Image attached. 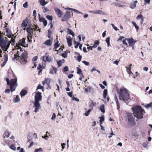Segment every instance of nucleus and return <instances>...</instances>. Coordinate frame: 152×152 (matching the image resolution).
<instances>
[{"mask_svg":"<svg viewBox=\"0 0 152 152\" xmlns=\"http://www.w3.org/2000/svg\"><path fill=\"white\" fill-rule=\"evenodd\" d=\"M10 135V133L9 132L7 131H6L4 134V138H5L8 137H9Z\"/></svg>","mask_w":152,"mask_h":152,"instance_id":"obj_23","label":"nucleus"},{"mask_svg":"<svg viewBox=\"0 0 152 152\" xmlns=\"http://www.w3.org/2000/svg\"><path fill=\"white\" fill-rule=\"evenodd\" d=\"M42 138L44 139L45 140H48V136L47 134H46L45 136H42Z\"/></svg>","mask_w":152,"mask_h":152,"instance_id":"obj_52","label":"nucleus"},{"mask_svg":"<svg viewBox=\"0 0 152 152\" xmlns=\"http://www.w3.org/2000/svg\"><path fill=\"white\" fill-rule=\"evenodd\" d=\"M118 94L120 100L124 101L127 104L126 102L130 100L128 90L124 88H121L118 92Z\"/></svg>","mask_w":152,"mask_h":152,"instance_id":"obj_1","label":"nucleus"},{"mask_svg":"<svg viewBox=\"0 0 152 152\" xmlns=\"http://www.w3.org/2000/svg\"><path fill=\"white\" fill-rule=\"evenodd\" d=\"M44 26H46L47 24V21L46 20H45L42 22Z\"/></svg>","mask_w":152,"mask_h":152,"instance_id":"obj_64","label":"nucleus"},{"mask_svg":"<svg viewBox=\"0 0 152 152\" xmlns=\"http://www.w3.org/2000/svg\"><path fill=\"white\" fill-rule=\"evenodd\" d=\"M38 28H39V27L36 25H34V27L33 28V29L34 30H38Z\"/></svg>","mask_w":152,"mask_h":152,"instance_id":"obj_60","label":"nucleus"},{"mask_svg":"<svg viewBox=\"0 0 152 152\" xmlns=\"http://www.w3.org/2000/svg\"><path fill=\"white\" fill-rule=\"evenodd\" d=\"M67 31L68 32L69 34L71 35L73 37H74L75 36L72 30L70 29L69 28H68L67 29Z\"/></svg>","mask_w":152,"mask_h":152,"instance_id":"obj_29","label":"nucleus"},{"mask_svg":"<svg viewBox=\"0 0 152 152\" xmlns=\"http://www.w3.org/2000/svg\"><path fill=\"white\" fill-rule=\"evenodd\" d=\"M111 25L113 27V28H114V29L115 31H117L118 30H119L113 24L111 23Z\"/></svg>","mask_w":152,"mask_h":152,"instance_id":"obj_48","label":"nucleus"},{"mask_svg":"<svg viewBox=\"0 0 152 152\" xmlns=\"http://www.w3.org/2000/svg\"><path fill=\"white\" fill-rule=\"evenodd\" d=\"M46 17L47 19L50 20V21H52L53 19L52 17L51 16L48 15H47Z\"/></svg>","mask_w":152,"mask_h":152,"instance_id":"obj_40","label":"nucleus"},{"mask_svg":"<svg viewBox=\"0 0 152 152\" xmlns=\"http://www.w3.org/2000/svg\"><path fill=\"white\" fill-rule=\"evenodd\" d=\"M44 87L43 86H41L40 84H39L38 85L37 89H42Z\"/></svg>","mask_w":152,"mask_h":152,"instance_id":"obj_54","label":"nucleus"},{"mask_svg":"<svg viewBox=\"0 0 152 152\" xmlns=\"http://www.w3.org/2000/svg\"><path fill=\"white\" fill-rule=\"evenodd\" d=\"M11 39L10 41V44L11 43L12 45L14 46L15 44V37H11Z\"/></svg>","mask_w":152,"mask_h":152,"instance_id":"obj_24","label":"nucleus"},{"mask_svg":"<svg viewBox=\"0 0 152 152\" xmlns=\"http://www.w3.org/2000/svg\"><path fill=\"white\" fill-rule=\"evenodd\" d=\"M132 24L135 27V28H136V30H138V29H139V26H138L137 25V24L135 22H134V21H132Z\"/></svg>","mask_w":152,"mask_h":152,"instance_id":"obj_39","label":"nucleus"},{"mask_svg":"<svg viewBox=\"0 0 152 152\" xmlns=\"http://www.w3.org/2000/svg\"><path fill=\"white\" fill-rule=\"evenodd\" d=\"M6 81L7 83V85H9L10 84V80L8 78H7L6 79Z\"/></svg>","mask_w":152,"mask_h":152,"instance_id":"obj_61","label":"nucleus"},{"mask_svg":"<svg viewBox=\"0 0 152 152\" xmlns=\"http://www.w3.org/2000/svg\"><path fill=\"white\" fill-rule=\"evenodd\" d=\"M127 119L128 123L130 125L132 126L134 125V117L132 114L131 113H129L128 114Z\"/></svg>","mask_w":152,"mask_h":152,"instance_id":"obj_6","label":"nucleus"},{"mask_svg":"<svg viewBox=\"0 0 152 152\" xmlns=\"http://www.w3.org/2000/svg\"><path fill=\"white\" fill-rule=\"evenodd\" d=\"M137 2V0L132 2L131 3L130 7L132 9H133L136 7V4Z\"/></svg>","mask_w":152,"mask_h":152,"instance_id":"obj_13","label":"nucleus"},{"mask_svg":"<svg viewBox=\"0 0 152 152\" xmlns=\"http://www.w3.org/2000/svg\"><path fill=\"white\" fill-rule=\"evenodd\" d=\"M4 41V39L2 36H0V43Z\"/></svg>","mask_w":152,"mask_h":152,"instance_id":"obj_62","label":"nucleus"},{"mask_svg":"<svg viewBox=\"0 0 152 152\" xmlns=\"http://www.w3.org/2000/svg\"><path fill=\"white\" fill-rule=\"evenodd\" d=\"M99 109L103 113H104L105 112V109L104 105L102 104L100 107Z\"/></svg>","mask_w":152,"mask_h":152,"instance_id":"obj_25","label":"nucleus"},{"mask_svg":"<svg viewBox=\"0 0 152 152\" xmlns=\"http://www.w3.org/2000/svg\"><path fill=\"white\" fill-rule=\"evenodd\" d=\"M25 39V38H23L22 39H20L18 42L19 45L22 46H24L26 44Z\"/></svg>","mask_w":152,"mask_h":152,"instance_id":"obj_12","label":"nucleus"},{"mask_svg":"<svg viewBox=\"0 0 152 152\" xmlns=\"http://www.w3.org/2000/svg\"><path fill=\"white\" fill-rule=\"evenodd\" d=\"M100 120L99 121L100 122H102L104 120V118L103 115H102L101 117H99Z\"/></svg>","mask_w":152,"mask_h":152,"instance_id":"obj_44","label":"nucleus"},{"mask_svg":"<svg viewBox=\"0 0 152 152\" xmlns=\"http://www.w3.org/2000/svg\"><path fill=\"white\" fill-rule=\"evenodd\" d=\"M41 94V93L38 92L36 93L35 96V102L34 107H35V108L34 110V112L35 113L37 112L41 108L40 104L39 103V101L42 100V96Z\"/></svg>","mask_w":152,"mask_h":152,"instance_id":"obj_3","label":"nucleus"},{"mask_svg":"<svg viewBox=\"0 0 152 152\" xmlns=\"http://www.w3.org/2000/svg\"><path fill=\"white\" fill-rule=\"evenodd\" d=\"M145 107L147 108L149 107L152 108V102L147 105H145Z\"/></svg>","mask_w":152,"mask_h":152,"instance_id":"obj_37","label":"nucleus"},{"mask_svg":"<svg viewBox=\"0 0 152 152\" xmlns=\"http://www.w3.org/2000/svg\"><path fill=\"white\" fill-rule=\"evenodd\" d=\"M67 42L69 47H70L72 45V39L71 38H67Z\"/></svg>","mask_w":152,"mask_h":152,"instance_id":"obj_22","label":"nucleus"},{"mask_svg":"<svg viewBox=\"0 0 152 152\" xmlns=\"http://www.w3.org/2000/svg\"><path fill=\"white\" fill-rule=\"evenodd\" d=\"M82 62L86 66H88L89 64V62L86 61H83Z\"/></svg>","mask_w":152,"mask_h":152,"instance_id":"obj_55","label":"nucleus"},{"mask_svg":"<svg viewBox=\"0 0 152 152\" xmlns=\"http://www.w3.org/2000/svg\"><path fill=\"white\" fill-rule=\"evenodd\" d=\"M18 51L16 54H14V57L12 58V60L14 61L17 58L19 57L20 58V61L21 63L26 64L27 62L26 59L27 57V52L24 51L21 55V56H19Z\"/></svg>","mask_w":152,"mask_h":152,"instance_id":"obj_4","label":"nucleus"},{"mask_svg":"<svg viewBox=\"0 0 152 152\" xmlns=\"http://www.w3.org/2000/svg\"><path fill=\"white\" fill-rule=\"evenodd\" d=\"M143 18V16L142 15H139L137 17V20H139L140 19H142Z\"/></svg>","mask_w":152,"mask_h":152,"instance_id":"obj_53","label":"nucleus"},{"mask_svg":"<svg viewBox=\"0 0 152 152\" xmlns=\"http://www.w3.org/2000/svg\"><path fill=\"white\" fill-rule=\"evenodd\" d=\"M106 42L108 46H109L110 45V38L109 37L107 38L106 40Z\"/></svg>","mask_w":152,"mask_h":152,"instance_id":"obj_36","label":"nucleus"},{"mask_svg":"<svg viewBox=\"0 0 152 152\" xmlns=\"http://www.w3.org/2000/svg\"><path fill=\"white\" fill-rule=\"evenodd\" d=\"M58 66V67L61 66L62 64V61L61 60H59L57 61V62Z\"/></svg>","mask_w":152,"mask_h":152,"instance_id":"obj_43","label":"nucleus"},{"mask_svg":"<svg viewBox=\"0 0 152 152\" xmlns=\"http://www.w3.org/2000/svg\"><path fill=\"white\" fill-rule=\"evenodd\" d=\"M107 94V89H104L103 91V97L104 98H105L106 97Z\"/></svg>","mask_w":152,"mask_h":152,"instance_id":"obj_33","label":"nucleus"},{"mask_svg":"<svg viewBox=\"0 0 152 152\" xmlns=\"http://www.w3.org/2000/svg\"><path fill=\"white\" fill-rule=\"evenodd\" d=\"M72 99L73 100L76 101L77 102H79V99L77 98L76 97H75L74 96H73L72 98Z\"/></svg>","mask_w":152,"mask_h":152,"instance_id":"obj_59","label":"nucleus"},{"mask_svg":"<svg viewBox=\"0 0 152 152\" xmlns=\"http://www.w3.org/2000/svg\"><path fill=\"white\" fill-rule=\"evenodd\" d=\"M60 44H58V41H57V42H56L54 44V49H56L59 47Z\"/></svg>","mask_w":152,"mask_h":152,"instance_id":"obj_28","label":"nucleus"},{"mask_svg":"<svg viewBox=\"0 0 152 152\" xmlns=\"http://www.w3.org/2000/svg\"><path fill=\"white\" fill-rule=\"evenodd\" d=\"M42 66L41 64H39V66L37 67V69L39 70H42Z\"/></svg>","mask_w":152,"mask_h":152,"instance_id":"obj_63","label":"nucleus"},{"mask_svg":"<svg viewBox=\"0 0 152 152\" xmlns=\"http://www.w3.org/2000/svg\"><path fill=\"white\" fill-rule=\"evenodd\" d=\"M46 61L48 62H51L52 61V59L51 57L49 56H47L46 57Z\"/></svg>","mask_w":152,"mask_h":152,"instance_id":"obj_27","label":"nucleus"},{"mask_svg":"<svg viewBox=\"0 0 152 152\" xmlns=\"http://www.w3.org/2000/svg\"><path fill=\"white\" fill-rule=\"evenodd\" d=\"M63 70L64 72H66L68 71L69 69L68 67L67 66H65L64 67Z\"/></svg>","mask_w":152,"mask_h":152,"instance_id":"obj_51","label":"nucleus"},{"mask_svg":"<svg viewBox=\"0 0 152 152\" xmlns=\"http://www.w3.org/2000/svg\"><path fill=\"white\" fill-rule=\"evenodd\" d=\"M127 40L128 42L129 45L132 47V48H133L134 47V45L135 44L136 41H135L132 38H129L127 39Z\"/></svg>","mask_w":152,"mask_h":152,"instance_id":"obj_9","label":"nucleus"},{"mask_svg":"<svg viewBox=\"0 0 152 152\" xmlns=\"http://www.w3.org/2000/svg\"><path fill=\"white\" fill-rule=\"evenodd\" d=\"M91 87L90 86H88V87L87 88H86L85 89V92H87L88 91L89 92H91V91H90V90H91Z\"/></svg>","mask_w":152,"mask_h":152,"instance_id":"obj_42","label":"nucleus"},{"mask_svg":"<svg viewBox=\"0 0 152 152\" xmlns=\"http://www.w3.org/2000/svg\"><path fill=\"white\" fill-rule=\"evenodd\" d=\"M27 94V92L26 90L23 89L20 93V95L21 96H23Z\"/></svg>","mask_w":152,"mask_h":152,"instance_id":"obj_18","label":"nucleus"},{"mask_svg":"<svg viewBox=\"0 0 152 152\" xmlns=\"http://www.w3.org/2000/svg\"><path fill=\"white\" fill-rule=\"evenodd\" d=\"M54 10L59 17H60L63 15V12L59 9L55 7L54 8Z\"/></svg>","mask_w":152,"mask_h":152,"instance_id":"obj_10","label":"nucleus"},{"mask_svg":"<svg viewBox=\"0 0 152 152\" xmlns=\"http://www.w3.org/2000/svg\"><path fill=\"white\" fill-rule=\"evenodd\" d=\"M95 14L104 15H105V13L101 10H95Z\"/></svg>","mask_w":152,"mask_h":152,"instance_id":"obj_14","label":"nucleus"},{"mask_svg":"<svg viewBox=\"0 0 152 152\" xmlns=\"http://www.w3.org/2000/svg\"><path fill=\"white\" fill-rule=\"evenodd\" d=\"M67 53L66 52H64V53L62 54V56L64 58H66L67 57Z\"/></svg>","mask_w":152,"mask_h":152,"instance_id":"obj_50","label":"nucleus"},{"mask_svg":"<svg viewBox=\"0 0 152 152\" xmlns=\"http://www.w3.org/2000/svg\"><path fill=\"white\" fill-rule=\"evenodd\" d=\"M99 44V40H95L94 42V45L93 46L94 48H96Z\"/></svg>","mask_w":152,"mask_h":152,"instance_id":"obj_20","label":"nucleus"},{"mask_svg":"<svg viewBox=\"0 0 152 152\" xmlns=\"http://www.w3.org/2000/svg\"><path fill=\"white\" fill-rule=\"evenodd\" d=\"M32 34H28V37H27V39H28V40L29 42H31V39L32 38Z\"/></svg>","mask_w":152,"mask_h":152,"instance_id":"obj_32","label":"nucleus"},{"mask_svg":"<svg viewBox=\"0 0 152 152\" xmlns=\"http://www.w3.org/2000/svg\"><path fill=\"white\" fill-rule=\"evenodd\" d=\"M128 66H129L128 67H126V71L129 74H130L131 73L132 74V72H131V66H132V65L131 64H130L129 65H128Z\"/></svg>","mask_w":152,"mask_h":152,"instance_id":"obj_19","label":"nucleus"},{"mask_svg":"<svg viewBox=\"0 0 152 152\" xmlns=\"http://www.w3.org/2000/svg\"><path fill=\"white\" fill-rule=\"evenodd\" d=\"M17 86V78L12 79H11L10 85V89L11 91H15L16 88Z\"/></svg>","mask_w":152,"mask_h":152,"instance_id":"obj_5","label":"nucleus"},{"mask_svg":"<svg viewBox=\"0 0 152 152\" xmlns=\"http://www.w3.org/2000/svg\"><path fill=\"white\" fill-rule=\"evenodd\" d=\"M45 83L50 88V78H46L45 80Z\"/></svg>","mask_w":152,"mask_h":152,"instance_id":"obj_15","label":"nucleus"},{"mask_svg":"<svg viewBox=\"0 0 152 152\" xmlns=\"http://www.w3.org/2000/svg\"><path fill=\"white\" fill-rule=\"evenodd\" d=\"M20 101V98L18 96H17L14 99V102L17 103L19 102Z\"/></svg>","mask_w":152,"mask_h":152,"instance_id":"obj_31","label":"nucleus"},{"mask_svg":"<svg viewBox=\"0 0 152 152\" xmlns=\"http://www.w3.org/2000/svg\"><path fill=\"white\" fill-rule=\"evenodd\" d=\"M33 28H31V27L28 28L27 29V32L28 33V34H33Z\"/></svg>","mask_w":152,"mask_h":152,"instance_id":"obj_21","label":"nucleus"},{"mask_svg":"<svg viewBox=\"0 0 152 152\" xmlns=\"http://www.w3.org/2000/svg\"><path fill=\"white\" fill-rule=\"evenodd\" d=\"M4 61L7 62L8 61V55H4Z\"/></svg>","mask_w":152,"mask_h":152,"instance_id":"obj_58","label":"nucleus"},{"mask_svg":"<svg viewBox=\"0 0 152 152\" xmlns=\"http://www.w3.org/2000/svg\"><path fill=\"white\" fill-rule=\"evenodd\" d=\"M93 109V108L92 107L91 109H89L85 113H84V114L86 116H88L89 115L90 112Z\"/></svg>","mask_w":152,"mask_h":152,"instance_id":"obj_26","label":"nucleus"},{"mask_svg":"<svg viewBox=\"0 0 152 152\" xmlns=\"http://www.w3.org/2000/svg\"><path fill=\"white\" fill-rule=\"evenodd\" d=\"M10 148L13 150H15L16 149V147L13 144L11 145Z\"/></svg>","mask_w":152,"mask_h":152,"instance_id":"obj_57","label":"nucleus"},{"mask_svg":"<svg viewBox=\"0 0 152 152\" xmlns=\"http://www.w3.org/2000/svg\"><path fill=\"white\" fill-rule=\"evenodd\" d=\"M71 17L70 12L68 11H66L61 19L63 21H65L68 20Z\"/></svg>","mask_w":152,"mask_h":152,"instance_id":"obj_8","label":"nucleus"},{"mask_svg":"<svg viewBox=\"0 0 152 152\" xmlns=\"http://www.w3.org/2000/svg\"><path fill=\"white\" fill-rule=\"evenodd\" d=\"M77 74L79 75H81L82 74V71L80 68L79 67H77Z\"/></svg>","mask_w":152,"mask_h":152,"instance_id":"obj_35","label":"nucleus"},{"mask_svg":"<svg viewBox=\"0 0 152 152\" xmlns=\"http://www.w3.org/2000/svg\"><path fill=\"white\" fill-rule=\"evenodd\" d=\"M42 148H36L34 150V152H42Z\"/></svg>","mask_w":152,"mask_h":152,"instance_id":"obj_38","label":"nucleus"},{"mask_svg":"<svg viewBox=\"0 0 152 152\" xmlns=\"http://www.w3.org/2000/svg\"><path fill=\"white\" fill-rule=\"evenodd\" d=\"M7 33V36L9 38H11L14 37V35L12 34L11 31L7 28L6 30Z\"/></svg>","mask_w":152,"mask_h":152,"instance_id":"obj_11","label":"nucleus"},{"mask_svg":"<svg viewBox=\"0 0 152 152\" xmlns=\"http://www.w3.org/2000/svg\"><path fill=\"white\" fill-rule=\"evenodd\" d=\"M44 44L49 46H50L52 44V41H51L50 39L47 40Z\"/></svg>","mask_w":152,"mask_h":152,"instance_id":"obj_16","label":"nucleus"},{"mask_svg":"<svg viewBox=\"0 0 152 152\" xmlns=\"http://www.w3.org/2000/svg\"><path fill=\"white\" fill-rule=\"evenodd\" d=\"M28 5L27 1L23 5V7L25 8H27L28 7Z\"/></svg>","mask_w":152,"mask_h":152,"instance_id":"obj_47","label":"nucleus"},{"mask_svg":"<svg viewBox=\"0 0 152 152\" xmlns=\"http://www.w3.org/2000/svg\"><path fill=\"white\" fill-rule=\"evenodd\" d=\"M132 109L133 112V114L134 117H136L138 119L143 118V112L145 111L142 108L141 106L135 105L134 106Z\"/></svg>","mask_w":152,"mask_h":152,"instance_id":"obj_2","label":"nucleus"},{"mask_svg":"<svg viewBox=\"0 0 152 152\" xmlns=\"http://www.w3.org/2000/svg\"><path fill=\"white\" fill-rule=\"evenodd\" d=\"M127 39L128 38H124V39H123V40L122 41V42H123V44H124L126 45H127V43L126 42V40H127Z\"/></svg>","mask_w":152,"mask_h":152,"instance_id":"obj_56","label":"nucleus"},{"mask_svg":"<svg viewBox=\"0 0 152 152\" xmlns=\"http://www.w3.org/2000/svg\"><path fill=\"white\" fill-rule=\"evenodd\" d=\"M73 11L75 12H76L77 13L81 14H83V13L82 12L76 9H73Z\"/></svg>","mask_w":152,"mask_h":152,"instance_id":"obj_49","label":"nucleus"},{"mask_svg":"<svg viewBox=\"0 0 152 152\" xmlns=\"http://www.w3.org/2000/svg\"><path fill=\"white\" fill-rule=\"evenodd\" d=\"M42 9L43 10V12L44 13H45L46 12H48L49 10L48 8H46L45 7H43L42 8Z\"/></svg>","mask_w":152,"mask_h":152,"instance_id":"obj_41","label":"nucleus"},{"mask_svg":"<svg viewBox=\"0 0 152 152\" xmlns=\"http://www.w3.org/2000/svg\"><path fill=\"white\" fill-rule=\"evenodd\" d=\"M82 58V56H81L80 55L79 56H78L77 57V60L79 62H80L81 61Z\"/></svg>","mask_w":152,"mask_h":152,"instance_id":"obj_45","label":"nucleus"},{"mask_svg":"<svg viewBox=\"0 0 152 152\" xmlns=\"http://www.w3.org/2000/svg\"><path fill=\"white\" fill-rule=\"evenodd\" d=\"M10 45V43H7L5 41L0 43V47L4 51H6L8 49Z\"/></svg>","mask_w":152,"mask_h":152,"instance_id":"obj_7","label":"nucleus"},{"mask_svg":"<svg viewBox=\"0 0 152 152\" xmlns=\"http://www.w3.org/2000/svg\"><path fill=\"white\" fill-rule=\"evenodd\" d=\"M115 4H116V6L117 7H122L125 6L121 4H119L115 3Z\"/></svg>","mask_w":152,"mask_h":152,"instance_id":"obj_46","label":"nucleus"},{"mask_svg":"<svg viewBox=\"0 0 152 152\" xmlns=\"http://www.w3.org/2000/svg\"><path fill=\"white\" fill-rule=\"evenodd\" d=\"M39 2L40 4L42 6H44L46 5L45 0H40Z\"/></svg>","mask_w":152,"mask_h":152,"instance_id":"obj_34","label":"nucleus"},{"mask_svg":"<svg viewBox=\"0 0 152 152\" xmlns=\"http://www.w3.org/2000/svg\"><path fill=\"white\" fill-rule=\"evenodd\" d=\"M114 98L117 107V109L119 110L120 108V104L118 101V98L116 96H115Z\"/></svg>","mask_w":152,"mask_h":152,"instance_id":"obj_17","label":"nucleus"},{"mask_svg":"<svg viewBox=\"0 0 152 152\" xmlns=\"http://www.w3.org/2000/svg\"><path fill=\"white\" fill-rule=\"evenodd\" d=\"M26 20H24L22 23L21 26L23 28H26L27 26V25L26 24Z\"/></svg>","mask_w":152,"mask_h":152,"instance_id":"obj_30","label":"nucleus"}]
</instances>
